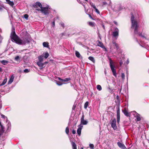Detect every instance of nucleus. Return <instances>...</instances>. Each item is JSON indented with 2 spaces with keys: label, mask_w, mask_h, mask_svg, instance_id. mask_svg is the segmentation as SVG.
<instances>
[{
  "label": "nucleus",
  "mask_w": 149,
  "mask_h": 149,
  "mask_svg": "<svg viewBox=\"0 0 149 149\" xmlns=\"http://www.w3.org/2000/svg\"><path fill=\"white\" fill-rule=\"evenodd\" d=\"M72 132L73 134H75L76 133V131L74 130H73Z\"/></svg>",
  "instance_id": "49530a36"
},
{
  "label": "nucleus",
  "mask_w": 149,
  "mask_h": 149,
  "mask_svg": "<svg viewBox=\"0 0 149 149\" xmlns=\"http://www.w3.org/2000/svg\"><path fill=\"white\" fill-rule=\"evenodd\" d=\"M42 62L40 61H38L37 62V64L41 68L40 69L42 68L43 67V66L44 65V64L41 63Z\"/></svg>",
  "instance_id": "f8f14e48"
},
{
  "label": "nucleus",
  "mask_w": 149,
  "mask_h": 149,
  "mask_svg": "<svg viewBox=\"0 0 149 149\" xmlns=\"http://www.w3.org/2000/svg\"><path fill=\"white\" fill-rule=\"evenodd\" d=\"M24 72L25 73H28L29 72V70L28 69H25L24 70Z\"/></svg>",
  "instance_id": "58836bf2"
},
{
  "label": "nucleus",
  "mask_w": 149,
  "mask_h": 149,
  "mask_svg": "<svg viewBox=\"0 0 149 149\" xmlns=\"http://www.w3.org/2000/svg\"><path fill=\"white\" fill-rule=\"evenodd\" d=\"M89 146L90 147L91 149H93L94 148V146L93 144H90L89 145Z\"/></svg>",
  "instance_id": "e433bc0d"
},
{
  "label": "nucleus",
  "mask_w": 149,
  "mask_h": 149,
  "mask_svg": "<svg viewBox=\"0 0 149 149\" xmlns=\"http://www.w3.org/2000/svg\"><path fill=\"white\" fill-rule=\"evenodd\" d=\"M117 109V121L119 123L120 120V110L119 106L116 107Z\"/></svg>",
  "instance_id": "423d86ee"
},
{
  "label": "nucleus",
  "mask_w": 149,
  "mask_h": 149,
  "mask_svg": "<svg viewBox=\"0 0 149 149\" xmlns=\"http://www.w3.org/2000/svg\"><path fill=\"white\" fill-rule=\"evenodd\" d=\"M24 17L26 19L28 20L29 17V15L27 14H25L24 15Z\"/></svg>",
  "instance_id": "72a5a7b5"
},
{
  "label": "nucleus",
  "mask_w": 149,
  "mask_h": 149,
  "mask_svg": "<svg viewBox=\"0 0 149 149\" xmlns=\"http://www.w3.org/2000/svg\"><path fill=\"white\" fill-rule=\"evenodd\" d=\"M39 61L42 62L43 61V56L42 55L39 56L38 57Z\"/></svg>",
  "instance_id": "5701e85b"
},
{
  "label": "nucleus",
  "mask_w": 149,
  "mask_h": 149,
  "mask_svg": "<svg viewBox=\"0 0 149 149\" xmlns=\"http://www.w3.org/2000/svg\"><path fill=\"white\" fill-rule=\"evenodd\" d=\"M113 35L114 37H116L118 36V31H116L113 32Z\"/></svg>",
  "instance_id": "6ab92c4d"
},
{
  "label": "nucleus",
  "mask_w": 149,
  "mask_h": 149,
  "mask_svg": "<svg viewBox=\"0 0 149 149\" xmlns=\"http://www.w3.org/2000/svg\"><path fill=\"white\" fill-rule=\"evenodd\" d=\"M123 112L124 115L127 117H130V113H128L127 110L126 108H124L123 110Z\"/></svg>",
  "instance_id": "6e6552de"
},
{
  "label": "nucleus",
  "mask_w": 149,
  "mask_h": 149,
  "mask_svg": "<svg viewBox=\"0 0 149 149\" xmlns=\"http://www.w3.org/2000/svg\"><path fill=\"white\" fill-rule=\"evenodd\" d=\"M2 63L5 65L6 63H8V61L6 60H2L1 61Z\"/></svg>",
  "instance_id": "f704fd0d"
},
{
  "label": "nucleus",
  "mask_w": 149,
  "mask_h": 149,
  "mask_svg": "<svg viewBox=\"0 0 149 149\" xmlns=\"http://www.w3.org/2000/svg\"><path fill=\"white\" fill-rule=\"evenodd\" d=\"M75 55L76 56L79 58H80L81 56L79 53L77 51H76L75 52Z\"/></svg>",
  "instance_id": "bb28decb"
},
{
  "label": "nucleus",
  "mask_w": 149,
  "mask_h": 149,
  "mask_svg": "<svg viewBox=\"0 0 149 149\" xmlns=\"http://www.w3.org/2000/svg\"><path fill=\"white\" fill-rule=\"evenodd\" d=\"M52 26L53 27H54V26H55V21H54L52 22Z\"/></svg>",
  "instance_id": "8fccbe9b"
},
{
  "label": "nucleus",
  "mask_w": 149,
  "mask_h": 149,
  "mask_svg": "<svg viewBox=\"0 0 149 149\" xmlns=\"http://www.w3.org/2000/svg\"><path fill=\"white\" fill-rule=\"evenodd\" d=\"M14 77L12 76L11 78L10 79V80H9L8 82V84H11L13 81Z\"/></svg>",
  "instance_id": "b1692460"
},
{
  "label": "nucleus",
  "mask_w": 149,
  "mask_h": 149,
  "mask_svg": "<svg viewBox=\"0 0 149 149\" xmlns=\"http://www.w3.org/2000/svg\"><path fill=\"white\" fill-rule=\"evenodd\" d=\"M56 83L57 85L59 86L62 85L63 84H66L65 83H62L60 81H56Z\"/></svg>",
  "instance_id": "393cba45"
},
{
  "label": "nucleus",
  "mask_w": 149,
  "mask_h": 149,
  "mask_svg": "<svg viewBox=\"0 0 149 149\" xmlns=\"http://www.w3.org/2000/svg\"><path fill=\"white\" fill-rule=\"evenodd\" d=\"M0 126L1 127V131L0 132L2 134H3L4 132V129L5 128L3 127V126L1 124V125H0Z\"/></svg>",
  "instance_id": "f3484780"
},
{
  "label": "nucleus",
  "mask_w": 149,
  "mask_h": 149,
  "mask_svg": "<svg viewBox=\"0 0 149 149\" xmlns=\"http://www.w3.org/2000/svg\"><path fill=\"white\" fill-rule=\"evenodd\" d=\"M139 36H141L142 37V36H143L142 35V33H141L140 34H139Z\"/></svg>",
  "instance_id": "5fc2aeb1"
},
{
  "label": "nucleus",
  "mask_w": 149,
  "mask_h": 149,
  "mask_svg": "<svg viewBox=\"0 0 149 149\" xmlns=\"http://www.w3.org/2000/svg\"><path fill=\"white\" fill-rule=\"evenodd\" d=\"M60 24L61 25V26H62L63 28L64 27V24L63 23L61 22L60 23Z\"/></svg>",
  "instance_id": "a19ab883"
},
{
  "label": "nucleus",
  "mask_w": 149,
  "mask_h": 149,
  "mask_svg": "<svg viewBox=\"0 0 149 149\" xmlns=\"http://www.w3.org/2000/svg\"><path fill=\"white\" fill-rule=\"evenodd\" d=\"M1 122L0 121V125H1Z\"/></svg>",
  "instance_id": "e2e57ef3"
},
{
  "label": "nucleus",
  "mask_w": 149,
  "mask_h": 149,
  "mask_svg": "<svg viewBox=\"0 0 149 149\" xmlns=\"http://www.w3.org/2000/svg\"><path fill=\"white\" fill-rule=\"evenodd\" d=\"M48 63L47 62H45V63Z\"/></svg>",
  "instance_id": "680f3d73"
},
{
  "label": "nucleus",
  "mask_w": 149,
  "mask_h": 149,
  "mask_svg": "<svg viewBox=\"0 0 149 149\" xmlns=\"http://www.w3.org/2000/svg\"><path fill=\"white\" fill-rule=\"evenodd\" d=\"M129 60L128 59L127 60L126 63H127V64H129Z\"/></svg>",
  "instance_id": "3c124183"
},
{
  "label": "nucleus",
  "mask_w": 149,
  "mask_h": 149,
  "mask_svg": "<svg viewBox=\"0 0 149 149\" xmlns=\"http://www.w3.org/2000/svg\"><path fill=\"white\" fill-rule=\"evenodd\" d=\"M2 9V8L0 7V10H1Z\"/></svg>",
  "instance_id": "4d7b16f0"
},
{
  "label": "nucleus",
  "mask_w": 149,
  "mask_h": 149,
  "mask_svg": "<svg viewBox=\"0 0 149 149\" xmlns=\"http://www.w3.org/2000/svg\"><path fill=\"white\" fill-rule=\"evenodd\" d=\"M103 29H104V28H105V27H104V25H103Z\"/></svg>",
  "instance_id": "13d9d810"
},
{
  "label": "nucleus",
  "mask_w": 149,
  "mask_h": 149,
  "mask_svg": "<svg viewBox=\"0 0 149 149\" xmlns=\"http://www.w3.org/2000/svg\"><path fill=\"white\" fill-rule=\"evenodd\" d=\"M118 8H119V10H121V9L124 8L123 7H121V5H119L118 6Z\"/></svg>",
  "instance_id": "473e14b6"
},
{
  "label": "nucleus",
  "mask_w": 149,
  "mask_h": 149,
  "mask_svg": "<svg viewBox=\"0 0 149 149\" xmlns=\"http://www.w3.org/2000/svg\"><path fill=\"white\" fill-rule=\"evenodd\" d=\"M113 23L116 25H118V23L117 22H116V21H113Z\"/></svg>",
  "instance_id": "09e8293b"
},
{
  "label": "nucleus",
  "mask_w": 149,
  "mask_h": 149,
  "mask_svg": "<svg viewBox=\"0 0 149 149\" xmlns=\"http://www.w3.org/2000/svg\"><path fill=\"white\" fill-rule=\"evenodd\" d=\"M32 6L34 8H37L38 7H40V8H36V10L38 11H41V12L45 15H48L50 13V11L49 10V7L46 6L45 7H42L41 3L39 2H36L34 4L32 5Z\"/></svg>",
  "instance_id": "f257e3e1"
},
{
  "label": "nucleus",
  "mask_w": 149,
  "mask_h": 149,
  "mask_svg": "<svg viewBox=\"0 0 149 149\" xmlns=\"http://www.w3.org/2000/svg\"><path fill=\"white\" fill-rule=\"evenodd\" d=\"M76 106H74L72 107V109L74 110L76 107Z\"/></svg>",
  "instance_id": "603ef678"
},
{
  "label": "nucleus",
  "mask_w": 149,
  "mask_h": 149,
  "mask_svg": "<svg viewBox=\"0 0 149 149\" xmlns=\"http://www.w3.org/2000/svg\"><path fill=\"white\" fill-rule=\"evenodd\" d=\"M7 3L9 5L13 7L14 5V3L13 1H11L10 0H6Z\"/></svg>",
  "instance_id": "ddd939ff"
},
{
  "label": "nucleus",
  "mask_w": 149,
  "mask_h": 149,
  "mask_svg": "<svg viewBox=\"0 0 149 149\" xmlns=\"http://www.w3.org/2000/svg\"><path fill=\"white\" fill-rule=\"evenodd\" d=\"M120 66H121L123 64V62L122 61H120Z\"/></svg>",
  "instance_id": "a18cd8bd"
},
{
  "label": "nucleus",
  "mask_w": 149,
  "mask_h": 149,
  "mask_svg": "<svg viewBox=\"0 0 149 149\" xmlns=\"http://www.w3.org/2000/svg\"><path fill=\"white\" fill-rule=\"evenodd\" d=\"M109 65L111 70L114 76L116 77V70L115 69V67L114 65V63L113 61L111 58H109Z\"/></svg>",
  "instance_id": "20e7f679"
},
{
  "label": "nucleus",
  "mask_w": 149,
  "mask_h": 149,
  "mask_svg": "<svg viewBox=\"0 0 149 149\" xmlns=\"http://www.w3.org/2000/svg\"><path fill=\"white\" fill-rule=\"evenodd\" d=\"M84 114H82L81 118V124L83 125H86L88 123V121L84 120Z\"/></svg>",
  "instance_id": "0eeeda50"
},
{
  "label": "nucleus",
  "mask_w": 149,
  "mask_h": 149,
  "mask_svg": "<svg viewBox=\"0 0 149 149\" xmlns=\"http://www.w3.org/2000/svg\"><path fill=\"white\" fill-rule=\"evenodd\" d=\"M135 117H136V119H135L136 121H139L141 120V118L140 117V116L139 114L137 113L135 116Z\"/></svg>",
  "instance_id": "4468645a"
},
{
  "label": "nucleus",
  "mask_w": 149,
  "mask_h": 149,
  "mask_svg": "<svg viewBox=\"0 0 149 149\" xmlns=\"http://www.w3.org/2000/svg\"><path fill=\"white\" fill-rule=\"evenodd\" d=\"M89 104L88 102H85L84 105V108L85 109H86L87 108Z\"/></svg>",
  "instance_id": "c85d7f7f"
},
{
  "label": "nucleus",
  "mask_w": 149,
  "mask_h": 149,
  "mask_svg": "<svg viewBox=\"0 0 149 149\" xmlns=\"http://www.w3.org/2000/svg\"><path fill=\"white\" fill-rule=\"evenodd\" d=\"M90 5L94 9L95 8L96 6L92 2L90 3Z\"/></svg>",
  "instance_id": "7c9ffc66"
},
{
  "label": "nucleus",
  "mask_w": 149,
  "mask_h": 149,
  "mask_svg": "<svg viewBox=\"0 0 149 149\" xmlns=\"http://www.w3.org/2000/svg\"><path fill=\"white\" fill-rule=\"evenodd\" d=\"M71 144L72 149H77V145L74 142L72 141Z\"/></svg>",
  "instance_id": "2eb2a0df"
},
{
  "label": "nucleus",
  "mask_w": 149,
  "mask_h": 149,
  "mask_svg": "<svg viewBox=\"0 0 149 149\" xmlns=\"http://www.w3.org/2000/svg\"><path fill=\"white\" fill-rule=\"evenodd\" d=\"M83 127V126L80 125V127L77 129V132L79 136L81 134V130Z\"/></svg>",
  "instance_id": "9b49d317"
},
{
  "label": "nucleus",
  "mask_w": 149,
  "mask_h": 149,
  "mask_svg": "<svg viewBox=\"0 0 149 149\" xmlns=\"http://www.w3.org/2000/svg\"><path fill=\"white\" fill-rule=\"evenodd\" d=\"M88 58L89 60L93 62V63H95V60L93 57L92 56H89Z\"/></svg>",
  "instance_id": "4be33fe9"
},
{
  "label": "nucleus",
  "mask_w": 149,
  "mask_h": 149,
  "mask_svg": "<svg viewBox=\"0 0 149 149\" xmlns=\"http://www.w3.org/2000/svg\"><path fill=\"white\" fill-rule=\"evenodd\" d=\"M71 80V79L70 77L65 78L64 79H63V81L67 82H68Z\"/></svg>",
  "instance_id": "412c9836"
},
{
  "label": "nucleus",
  "mask_w": 149,
  "mask_h": 149,
  "mask_svg": "<svg viewBox=\"0 0 149 149\" xmlns=\"http://www.w3.org/2000/svg\"><path fill=\"white\" fill-rule=\"evenodd\" d=\"M117 144L118 146L121 148L123 149H125L126 148L124 144L120 142H118L117 143Z\"/></svg>",
  "instance_id": "9d476101"
},
{
  "label": "nucleus",
  "mask_w": 149,
  "mask_h": 149,
  "mask_svg": "<svg viewBox=\"0 0 149 149\" xmlns=\"http://www.w3.org/2000/svg\"><path fill=\"white\" fill-rule=\"evenodd\" d=\"M2 68L0 67V72H2Z\"/></svg>",
  "instance_id": "864d4df0"
},
{
  "label": "nucleus",
  "mask_w": 149,
  "mask_h": 149,
  "mask_svg": "<svg viewBox=\"0 0 149 149\" xmlns=\"http://www.w3.org/2000/svg\"><path fill=\"white\" fill-rule=\"evenodd\" d=\"M49 56V54L47 52H46L44 54V58L46 59Z\"/></svg>",
  "instance_id": "cd10ccee"
},
{
  "label": "nucleus",
  "mask_w": 149,
  "mask_h": 149,
  "mask_svg": "<svg viewBox=\"0 0 149 149\" xmlns=\"http://www.w3.org/2000/svg\"><path fill=\"white\" fill-rule=\"evenodd\" d=\"M113 43L114 45V48H116V49L117 50H118L119 49V47L118 46V44L115 42H113Z\"/></svg>",
  "instance_id": "dca6fc26"
},
{
  "label": "nucleus",
  "mask_w": 149,
  "mask_h": 149,
  "mask_svg": "<svg viewBox=\"0 0 149 149\" xmlns=\"http://www.w3.org/2000/svg\"><path fill=\"white\" fill-rule=\"evenodd\" d=\"M88 15H89V17H90V18L92 20H94V19L91 16L90 14H89Z\"/></svg>",
  "instance_id": "c03bdc74"
},
{
  "label": "nucleus",
  "mask_w": 149,
  "mask_h": 149,
  "mask_svg": "<svg viewBox=\"0 0 149 149\" xmlns=\"http://www.w3.org/2000/svg\"><path fill=\"white\" fill-rule=\"evenodd\" d=\"M19 58V57L18 56H16L15 58V60L16 61H17L18 59Z\"/></svg>",
  "instance_id": "ea45409f"
},
{
  "label": "nucleus",
  "mask_w": 149,
  "mask_h": 149,
  "mask_svg": "<svg viewBox=\"0 0 149 149\" xmlns=\"http://www.w3.org/2000/svg\"><path fill=\"white\" fill-rule=\"evenodd\" d=\"M43 45L44 47H49V43L47 42H44L43 43Z\"/></svg>",
  "instance_id": "a211bd4d"
},
{
  "label": "nucleus",
  "mask_w": 149,
  "mask_h": 149,
  "mask_svg": "<svg viewBox=\"0 0 149 149\" xmlns=\"http://www.w3.org/2000/svg\"><path fill=\"white\" fill-rule=\"evenodd\" d=\"M95 10V11L96 13H97L98 14H100V12L99 10L96 8H95L94 9Z\"/></svg>",
  "instance_id": "4c0bfd02"
},
{
  "label": "nucleus",
  "mask_w": 149,
  "mask_h": 149,
  "mask_svg": "<svg viewBox=\"0 0 149 149\" xmlns=\"http://www.w3.org/2000/svg\"><path fill=\"white\" fill-rule=\"evenodd\" d=\"M88 24L92 27H94L95 26V24L94 22H88Z\"/></svg>",
  "instance_id": "aec40b11"
},
{
  "label": "nucleus",
  "mask_w": 149,
  "mask_h": 149,
  "mask_svg": "<svg viewBox=\"0 0 149 149\" xmlns=\"http://www.w3.org/2000/svg\"><path fill=\"white\" fill-rule=\"evenodd\" d=\"M121 77L123 79H124L125 78V75L124 73H122L121 74Z\"/></svg>",
  "instance_id": "c9c22d12"
},
{
  "label": "nucleus",
  "mask_w": 149,
  "mask_h": 149,
  "mask_svg": "<svg viewBox=\"0 0 149 149\" xmlns=\"http://www.w3.org/2000/svg\"><path fill=\"white\" fill-rule=\"evenodd\" d=\"M58 79L59 80H60V81H63V79H61V78L58 77Z\"/></svg>",
  "instance_id": "de8ad7c7"
},
{
  "label": "nucleus",
  "mask_w": 149,
  "mask_h": 149,
  "mask_svg": "<svg viewBox=\"0 0 149 149\" xmlns=\"http://www.w3.org/2000/svg\"><path fill=\"white\" fill-rule=\"evenodd\" d=\"M111 127L114 130H115L117 129V126L116 125V119L114 118L113 120H111Z\"/></svg>",
  "instance_id": "39448f33"
},
{
  "label": "nucleus",
  "mask_w": 149,
  "mask_h": 149,
  "mask_svg": "<svg viewBox=\"0 0 149 149\" xmlns=\"http://www.w3.org/2000/svg\"><path fill=\"white\" fill-rule=\"evenodd\" d=\"M7 81V78H6L5 79H4L3 82L2 83V84L0 85V86H2L4 85L6 82Z\"/></svg>",
  "instance_id": "a878e982"
},
{
  "label": "nucleus",
  "mask_w": 149,
  "mask_h": 149,
  "mask_svg": "<svg viewBox=\"0 0 149 149\" xmlns=\"http://www.w3.org/2000/svg\"><path fill=\"white\" fill-rule=\"evenodd\" d=\"M131 19L132 24L131 28L134 29V33L137 34L138 33V28L139 27L137 22L135 19V17L133 15H132Z\"/></svg>",
  "instance_id": "7ed1b4c3"
},
{
  "label": "nucleus",
  "mask_w": 149,
  "mask_h": 149,
  "mask_svg": "<svg viewBox=\"0 0 149 149\" xmlns=\"http://www.w3.org/2000/svg\"><path fill=\"white\" fill-rule=\"evenodd\" d=\"M65 132L67 134H68L69 133V129L68 127H66L65 129Z\"/></svg>",
  "instance_id": "2f4dec72"
},
{
  "label": "nucleus",
  "mask_w": 149,
  "mask_h": 149,
  "mask_svg": "<svg viewBox=\"0 0 149 149\" xmlns=\"http://www.w3.org/2000/svg\"><path fill=\"white\" fill-rule=\"evenodd\" d=\"M1 118H3V119H5L6 117L4 116V115H3V114H1Z\"/></svg>",
  "instance_id": "79ce46f5"
},
{
  "label": "nucleus",
  "mask_w": 149,
  "mask_h": 149,
  "mask_svg": "<svg viewBox=\"0 0 149 149\" xmlns=\"http://www.w3.org/2000/svg\"><path fill=\"white\" fill-rule=\"evenodd\" d=\"M86 2H88V0H85Z\"/></svg>",
  "instance_id": "052dcab7"
},
{
  "label": "nucleus",
  "mask_w": 149,
  "mask_h": 149,
  "mask_svg": "<svg viewBox=\"0 0 149 149\" xmlns=\"http://www.w3.org/2000/svg\"><path fill=\"white\" fill-rule=\"evenodd\" d=\"M97 88L99 91H101L102 89V88L101 86L99 85H97Z\"/></svg>",
  "instance_id": "c756f323"
},
{
  "label": "nucleus",
  "mask_w": 149,
  "mask_h": 149,
  "mask_svg": "<svg viewBox=\"0 0 149 149\" xmlns=\"http://www.w3.org/2000/svg\"><path fill=\"white\" fill-rule=\"evenodd\" d=\"M81 149H83V148H82Z\"/></svg>",
  "instance_id": "0e129e2a"
},
{
  "label": "nucleus",
  "mask_w": 149,
  "mask_h": 149,
  "mask_svg": "<svg viewBox=\"0 0 149 149\" xmlns=\"http://www.w3.org/2000/svg\"><path fill=\"white\" fill-rule=\"evenodd\" d=\"M97 42H98V43H97V46H99L102 48L105 49H106L105 47L104 46V45L103 44V43L102 42H100L99 40H97Z\"/></svg>",
  "instance_id": "1a4fd4ad"
},
{
  "label": "nucleus",
  "mask_w": 149,
  "mask_h": 149,
  "mask_svg": "<svg viewBox=\"0 0 149 149\" xmlns=\"http://www.w3.org/2000/svg\"><path fill=\"white\" fill-rule=\"evenodd\" d=\"M10 37L11 40L17 44L19 45H24L26 43V40L25 39L22 40L15 33V31H12L11 33Z\"/></svg>",
  "instance_id": "f03ea898"
},
{
  "label": "nucleus",
  "mask_w": 149,
  "mask_h": 149,
  "mask_svg": "<svg viewBox=\"0 0 149 149\" xmlns=\"http://www.w3.org/2000/svg\"><path fill=\"white\" fill-rule=\"evenodd\" d=\"M10 124H8V125H7L8 128H7V131L8 130L9 128H10Z\"/></svg>",
  "instance_id": "37998d69"
},
{
  "label": "nucleus",
  "mask_w": 149,
  "mask_h": 149,
  "mask_svg": "<svg viewBox=\"0 0 149 149\" xmlns=\"http://www.w3.org/2000/svg\"><path fill=\"white\" fill-rule=\"evenodd\" d=\"M3 134L0 132V137Z\"/></svg>",
  "instance_id": "6e6d98bb"
},
{
  "label": "nucleus",
  "mask_w": 149,
  "mask_h": 149,
  "mask_svg": "<svg viewBox=\"0 0 149 149\" xmlns=\"http://www.w3.org/2000/svg\"><path fill=\"white\" fill-rule=\"evenodd\" d=\"M142 37H143V38H146L144 36H142Z\"/></svg>",
  "instance_id": "bf43d9fd"
}]
</instances>
